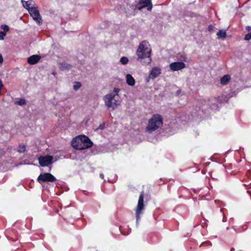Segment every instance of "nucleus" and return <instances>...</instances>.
<instances>
[{
  "label": "nucleus",
  "mask_w": 251,
  "mask_h": 251,
  "mask_svg": "<svg viewBox=\"0 0 251 251\" xmlns=\"http://www.w3.org/2000/svg\"><path fill=\"white\" fill-rule=\"evenodd\" d=\"M151 49L149 43L147 41H143L140 43L136 54L138 57L137 60L145 64L150 63L151 58Z\"/></svg>",
  "instance_id": "nucleus-1"
},
{
  "label": "nucleus",
  "mask_w": 251,
  "mask_h": 251,
  "mask_svg": "<svg viewBox=\"0 0 251 251\" xmlns=\"http://www.w3.org/2000/svg\"><path fill=\"white\" fill-rule=\"evenodd\" d=\"M71 146L77 150H86L93 146V142L87 136L80 135L73 139Z\"/></svg>",
  "instance_id": "nucleus-2"
},
{
  "label": "nucleus",
  "mask_w": 251,
  "mask_h": 251,
  "mask_svg": "<svg viewBox=\"0 0 251 251\" xmlns=\"http://www.w3.org/2000/svg\"><path fill=\"white\" fill-rule=\"evenodd\" d=\"M163 124V119L160 115L155 114L149 119L148 125L145 127L146 132L151 133L161 128Z\"/></svg>",
  "instance_id": "nucleus-3"
},
{
  "label": "nucleus",
  "mask_w": 251,
  "mask_h": 251,
  "mask_svg": "<svg viewBox=\"0 0 251 251\" xmlns=\"http://www.w3.org/2000/svg\"><path fill=\"white\" fill-rule=\"evenodd\" d=\"M120 89L117 88H114L113 93L106 95L104 97L105 105L108 108L113 107V105H117L118 101L114 100L115 96L118 95Z\"/></svg>",
  "instance_id": "nucleus-4"
},
{
  "label": "nucleus",
  "mask_w": 251,
  "mask_h": 251,
  "mask_svg": "<svg viewBox=\"0 0 251 251\" xmlns=\"http://www.w3.org/2000/svg\"><path fill=\"white\" fill-rule=\"evenodd\" d=\"M37 180L39 183H41L46 182H53L56 181V177L51 174L45 173L39 174Z\"/></svg>",
  "instance_id": "nucleus-5"
},
{
  "label": "nucleus",
  "mask_w": 251,
  "mask_h": 251,
  "mask_svg": "<svg viewBox=\"0 0 251 251\" xmlns=\"http://www.w3.org/2000/svg\"><path fill=\"white\" fill-rule=\"evenodd\" d=\"M144 193L141 192L140 194L139 198H138V205H137L136 209V223H138L140 220V215L142 214V211L144 209Z\"/></svg>",
  "instance_id": "nucleus-6"
},
{
  "label": "nucleus",
  "mask_w": 251,
  "mask_h": 251,
  "mask_svg": "<svg viewBox=\"0 0 251 251\" xmlns=\"http://www.w3.org/2000/svg\"><path fill=\"white\" fill-rule=\"evenodd\" d=\"M28 12L33 20L36 21L38 25H40L42 24V20L37 6L32 7L30 10H28Z\"/></svg>",
  "instance_id": "nucleus-7"
},
{
  "label": "nucleus",
  "mask_w": 251,
  "mask_h": 251,
  "mask_svg": "<svg viewBox=\"0 0 251 251\" xmlns=\"http://www.w3.org/2000/svg\"><path fill=\"white\" fill-rule=\"evenodd\" d=\"M53 157L50 155L40 156L38 158L39 164L42 167L48 166L52 163Z\"/></svg>",
  "instance_id": "nucleus-8"
},
{
  "label": "nucleus",
  "mask_w": 251,
  "mask_h": 251,
  "mask_svg": "<svg viewBox=\"0 0 251 251\" xmlns=\"http://www.w3.org/2000/svg\"><path fill=\"white\" fill-rule=\"evenodd\" d=\"M145 7H147L148 11L151 10L152 5L150 0H140L137 8L139 10H141Z\"/></svg>",
  "instance_id": "nucleus-9"
},
{
  "label": "nucleus",
  "mask_w": 251,
  "mask_h": 251,
  "mask_svg": "<svg viewBox=\"0 0 251 251\" xmlns=\"http://www.w3.org/2000/svg\"><path fill=\"white\" fill-rule=\"evenodd\" d=\"M186 65L183 62H175L169 65L170 69L173 71H177L185 68Z\"/></svg>",
  "instance_id": "nucleus-10"
},
{
  "label": "nucleus",
  "mask_w": 251,
  "mask_h": 251,
  "mask_svg": "<svg viewBox=\"0 0 251 251\" xmlns=\"http://www.w3.org/2000/svg\"><path fill=\"white\" fill-rule=\"evenodd\" d=\"M41 59V56L39 55H32L27 59V62L30 65H34L39 62Z\"/></svg>",
  "instance_id": "nucleus-11"
},
{
  "label": "nucleus",
  "mask_w": 251,
  "mask_h": 251,
  "mask_svg": "<svg viewBox=\"0 0 251 251\" xmlns=\"http://www.w3.org/2000/svg\"><path fill=\"white\" fill-rule=\"evenodd\" d=\"M161 74V70L158 67H153L150 71L149 77H151L152 79L156 77Z\"/></svg>",
  "instance_id": "nucleus-12"
},
{
  "label": "nucleus",
  "mask_w": 251,
  "mask_h": 251,
  "mask_svg": "<svg viewBox=\"0 0 251 251\" xmlns=\"http://www.w3.org/2000/svg\"><path fill=\"white\" fill-rule=\"evenodd\" d=\"M21 3H22L23 6L26 8L28 11L32 7H35V4L34 2L32 0H29L28 1H25L24 0H21Z\"/></svg>",
  "instance_id": "nucleus-13"
},
{
  "label": "nucleus",
  "mask_w": 251,
  "mask_h": 251,
  "mask_svg": "<svg viewBox=\"0 0 251 251\" xmlns=\"http://www.w3.org/2000/svg\"><path fill=\"white\" fill-rule=\"evenodd\" d=\"M126 81L127 84L130 86L134 85L135 83L134 78L130 74H127L126 75Z\"/></svg>",
  "instance_id": "nucleus-14"
},
{
  "label": "nucleus",
  "mask_w": 251,
  "mask_h": 251,
  "mask_svg": "<svg viewBox=\"0 0 251 251\" xmlns=\"http://www.w3.org/2000/svg\"><path fill=\"white\" fill-rule=\"evenodd\" d=\"M60 68L62 70H69L72 68V66L65 62H63L60 64Z\"/></svg>",
  "instance_id": "nucleus-15"
},
{
  "label": "nucleus",
  "mask_w": 251,
  "mask_h": 251,
  "mask_svg": "<svg viewBox=\"0 0 251 251\" xmlns=\"http://www.w3.org/2000/svg\"><path fill=\"white\" fill-rule=\"evenodd\" d=\"M230 76L228 75H225L221 78V83L223 85H226L230 80Z\"/></svg>",
  "instance_id": "nucleus-16"
},
{
  "label": "nucleus",
  "mask_w": 251,
  "mask_h": 251,
  "mask_svg": "<svg viewBox=\"0 0 251 251\" xmlns=\"http://www.w3.org/2000/svg\"><path fill=\"white\" fill-rule=\"evenodd\" d=\"M176 58L179 62L186 61L187 58L184 52L178 53L176 55Z\"/></svg>",
  "instance_id": "nucleus-17"
},
{
  "label": "nucleus",
  "mask_w": 251,
  "mask_h": 251,
  "mask_svg": "<svg viewBox=\"0 0 251 251\" xmlns=\"http://www.w3.org/2000/svg\"><path fill=\"white\" fill-rule=\"evenodd\" d=\"M218 39L225 38L226 37V32L225 31L220 30L217 33Z\"/></svg>",
  "instance_id": "nucleus-18"
},
{
  "label": "nucleus",
  "mask_w": 251,
  "mask_h": 251,
  "mask_svg": "<svg viewBox=\"0 0 251 251\" xmlns=\"http://www.w3.org/2000/svg\"><path fill=\"white\" fill-rule=\"evenodd\" d=\"M15 105L23 106L26 104V100L25 99H19L18 100L14 101Z\"/></svg>",
  "instance_id": "nucleus-19"
},
{
  "label": "nucleus",
  "mask_w": 251,
  "mask_h": 251,
  "mask_svg": "<svg viewBox=\"0 0 251 251\" xmlns=\"http://www.w3.org/2000/svg\"><path fill=\"white\" fill-rule=\"evenodd\" d=\"M18 151L19 153H23L25 151V146L23 144H21L20 145H19L18 147Z\"/></svg>",
  "instance_id": "nucleus-20"
},
{
  "label": "nucleus",
  "mask_w": 251,
  "mask_h": 251,
  "mask_svg": "<svg viewBox=\"0 0 251 251\" xmlns=\"http://www.w3.org/2000/svg\"><path fill=\"white\" fill-rule=\"evenodd\" d=\"M81 83L80 82H75V84L73 86V89L77 91L81 87Z\"/></svg>",
  "instance_id": "nucleus-21"
},
{
  "label": "nucleus",
  "mask_w": 251,
  "mask_h": 251,
  "mask_svg": "<svg viewBox=\"0 0 251 251\" xmlns=\"http://www.w3.org/2000/svg\"><path fill=\"white\" fill-rule=\"evenodd\" d=\"M128 62V59L126 57L123 56L120 59V62L124 65L126 64Z\"/></svg>",
  "instance_id": "nucleus-22"
},
{
  "label": "nucleus",
  "mask_w": 251,
  "mask_h": 251,
  "mask_svg": "<svg viewBox=\"0 0 251 251\" xmlns=\"http://www.w3.org/2000/svg\"><path fill=\"white\" fill-rule=\"evenodd\" d=\"M1 27L2 29H3V32H5L6 33L7 31H8L9 29V26L7 25H2L1 26Z\"/></svg>",
  "instance_id": "nucleus-23"
},
{
  "label": "nucleus",
  "mask_w": 251,
  "mask_h": 251,
  "mask_svg": "<svg viewBox=\"0 0 251 251\" xmlns=\"http://www.w3.org/2000/svg\"><path fill=\"white\" fill-rule=\"evenodd\" d=\"M104 123L100 124V126H98L97 128L96 129V131L99 130H102L104 128Z\"/></svg>",
  "instance_id": "nucleus-24"
},
{
  "label": "nucleus",
  "mask_w": 251,
  "mask_h": 251,
  "mask_svg": "<svg viewBox=\"0 0 251 251\" xmlns=\"http://www.w3.org/2000/svg\"><path fill=\"white\" fill-rule=\"evenodd\" d=\"M251 39V32L246 34L244 38V39L247 41L250 40Z\"/></svg>",
  "instance_id": "nucleus-25"
},
{
  "label": "nucleus",
  "mask_w": 251,
  "mask_h": 251,
  "mask_svg": "<svg viewBox=\"0 0 251 251\" xmlns=\"http://www.w3.org/2000/svg\"><path fill=\"white\" fill-rule=\"evenodd\" d=\"M6 35V33L3 31L0 32V40H3L4 36Z\"/></svg>",
  "instance_id": "nucleus-26"
},
{
  "label": "nucleus",
  "mask_w": 251,
  "mask_h": 251,
  "mask_svg": "<svg viewBox=\"0 0 251 251\" xmlns=\"http://www.w3.org/2000/svg\"><path fill=\"white\" fill-rule=\"evenodd\" d=\"M3 61V59L2 56L1 54H0V64H2Z\"/></svg>",
  "instance_id": "nucleus-27"
},
{
  "label": "nucleus",
  "mask_w": 251,
  "mask_h": 251,
  "mask_svg": "<svg viewBox=\"0 0 251 251\" xmlns=\"http://www.w3.org/2000/svg\"><path fill=\"white\" fill-rule=\"evenodd\" d=\"M213 28V26L212 25H209L208 27V29L209 31L212 30Z\"/></svg>",
  "instance_id": "nucleus-28"
},
{
  "label": "nucleus",
  "mask_w": 251,
  "mask_h": 251,
  "mask_svg": "<svg viewBox=\"0 0 251 251\" xmlns=\"http://www.w3.org/2000/svg\"><path fill=\"white\" fill-rule=\"evenodd\" d=\"M3 85L2 82L1 80V79H0V89H1V88L3 87Z\"/></svg>",
  "instance_id": "nucleus-29"
},
{
  "label": "nucleus",
  "mask_w": 251,
  "mask_h": 251,
  "mask_svg": "<svg viewBox=\"0 0 251 251\" xmlns=\"http://www.w3.org/2000/svg\"><path fill=\"white\" fill-rule=\"evenodd\" d=\"M247 30L249 31H251V27L250 26H248L247 27Z\"/></svg>",
  "instance_id": "nucleus-30"
},
{
  "label": "nucleus",
  "mask_w": 251,
  "mask_h": 251,
  "mask_svg": "<svg viewBox=\"0 0 251 251\" xmlns=\"http://www.w3.org/2000/svg\"><path fill=\"white\" fill-rule=\"evenodd\" d=\"M180 92V90H177V92H176V94H177V95H178Z\"/></svg>",
  "instance_id": "nucleus-31"
},
{
  "label": "nucleus",
  "mask_w": 251,
  "mask_h": 251,
  "mask_svg": "<svg viewBox=\"0 0 251 251\" xmlns=\"http://www.w3.org/2000/svg\"><path fill=\"white\" fill-rule=\"evenodd\" d=\"M247 193H248L249 194H250V195H251V192L250 191H247Z\"/></svg>",
  "instance_id": "nucleus-32"
},
{
  "label": "nucleus",
  "mask_w": 251,
  "mask_h": 251,
  "mask_svg": "<svg viewBox=\"0 0 251 251\" xmlns=\"http://www.w3.org/2000/svg\"><path fill=\"white\" fill-rule=\"evenodd\" d=\"M235 251L234 248H231L230 251Z\"/></svg>",
  "instance_id": "nucleus-33"
},
{
  "label": "nucleus",
  "mask_w": 251,
  "mask_h": 251,
  "mask_svg": "<svg viewBox=\"0 0 251 251\" xmlns=\"http://www.w3.org/2000/svg\"><path fill=\"white\" fill-rule=\"evenodd\" d=\"M147 82H149V78H148V79H147Z\"/></svg>",
  "instance_id": "nucleus-34"
},
{
  "label": "nucleus",
  "mask_w": 251,
  "mask_h": 251,
  "mask_svg": "<svg viewBox=\"0 0 251 251\" xmlns=\"http://www.w3.org/2000/svg\"><path fill=\"white\" fill-rule=\"evenodd\" d=\"M224 97V95H223V96H222V97H222V98H223Z\"/></svg>",
  "instance_id": "nucleus-35"
}]
</instances>
